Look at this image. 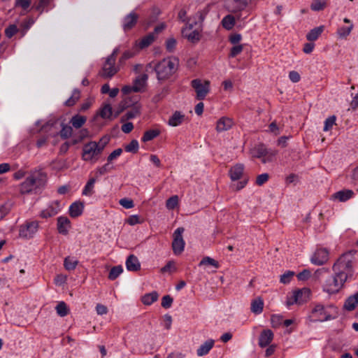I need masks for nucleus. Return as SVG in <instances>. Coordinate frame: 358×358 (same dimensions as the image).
Returning <instances> with one entry per match:
<instances>
[{
	"mask_svg": "<svg viewBox=\"0 0 358 358\" xmlns=\"http://www.w3.org/2000/svg\"><path fill=\"white\" fill-rule=\"evenodd\" d=\"M46 174L41 171L34 170L30 172L19 186V191L21 194H36L37 190L43 187L46 182Z\"/></svg>",
	"mask_w": 358,
	"mask_h": 358,
	"instance_id": "obj_1",
	"label": "nucleus"
},
{
	"mask_svg": "<svg viewBox=\"0 0 358 358\" xmlns=\"http://www.w3.org/2000/svg\"><path fill=\"white\" fill-rule=\"evenodd\" d=\"M107 143L108 139L101 138L99 142L90 141L84 144L82 149V159L91 163L96 162Z\"/></svg>",
	"mask_w": 358,
	"mask_h": 358,
	"instance_id": "obj_2",
	"label": "nucleus"
},
{
	"mask_svg": "<svg viewBox=\"0 0 358 358\" xmlns=\"http://www.w3.org/2000/svg\"><path fill=\"white\" fill-rule=\"evenodd\" d=\"M178 65V59L176 57H167L162 59L155 67L157 79L159 80L169 79L176 73Z\"/></svg>",
	"mask_w": 358,
	"mask_h": 358,
	"instance_id": "obj_3",
	"label": "nucleus"
},
{
	"mask_svg": "<svg viewBox=\"0 0 358 358\" xmlns=\"http://www.w3.org/2000/svg\"><path fill=\"white\" fill-rule=\"evenodd\" d=\"M355 252L350 251L342 255L334 264L332 269L338 274H347V278L352 275V262Z\"/></svg>",
	"mask_w": 358,
	"mask_h": 358,
	"instance_id": "obj_4",
	"label": "nucleus"
},
{
	"mask_svg": "<svg viewBox=\"0 0 358 358\" xmlns=\"http://www.w3.org/2000/svg\"><path fill=\"white\" fill-rule=\"evenodd\" d=\"M348 278L347 274L334 273V275L326 280L324 284V290L329 294L337 293Z\"/></svg>",
	"mask_w": 358,
	"mask_h": 358,
	"instance_id": "obj_5",
	"label": "nucleus"
},
{
	"mask_svg": "<svg viewBox=\"0 0 358 358\" xmlns=\"http://www.w3.org/2000/svg\"><path fill=\"white\" fill-rule=\"evenodd\" d=\"M117 53L118 50L115 49L112 54L106 58V62L103 65L102 69L99 73L101 77L105 78H110L117 72L118 69L115 66V61Z\"/></svg>",
	"mask_w": 358,
	"mask_h": 358,
	"instance_id": "obj_6",
	"label": "nucleus"
},
{
	"mask_svg": "<svg viewBox=\"0 0 358 358\" xmlns=\"http://www.w3.org/2000/svg\"><path fill=\"white\" fill-rule=\"evenodd\" d=\"M309 317L313 322H324L331 319L327 308L320 303L314 305Z\"/></svg>",
	"mask_w": 358,
	"mask_h": 358,
	"instance_id": "obj_7",
	"label": "nucleus"
},
{
	"mask_svg": "<svg viewBox=\"0 0 358 358\" xmlns=\"http://www.w3.org/2000/svg\"><path fill=\"white\" fill-rule=\"evenodd\" d=\"M191 85L196 92V97L199 100H203L210 92V82L194 79L191 82Z\"/></svg>",
	"mask_w": 358,
	"mask_h": 358,
	"instance_id": "obj_8",
	"label": "nucleus"
},
{
	"mask_svg": "<svg viewBox=\"0 0 358 358\" xmlns=\"http://www.w3.org/2000/svg\"><path fill=\"white\" fill-rule=\"evenodd\" d=\"M252 155L254 157L262 158V162L265 164L272 160L276 155V151L268 150L264 145L259 144L252 149Z\"/></svg>",
	"mask_w": 358,
	"mask_h": 358,
	"instance_id": "obj_9",
	"label": "nucleus"
},
{
	"mask_svg": "<svg viewBox=\"0 0 358 358\" xmlns=\"http://www.w3.org/2000/svg\"><path fill=\"white\" fill-rule=\"evenodd\" d=\"M184 228L178 227L176 229L173 234L172 249L173 253L176 255H180L185 248V241L182 238V233Z\"/></svg>",
	"mask_w": 358,
	"mask_h": 358,
	"instance_id": "obj_10",
	"label": "nucleus"
},
{
	"mask_svg": "<svg viewBox=\"0 0 358 358\" xmlns=\"http://www.w3.org/2000/svg\"><path fill=\"white\" fill-rule=\"evenodd\" d=\"M310 294V291L308 288L296 290L293 292L292 296L288 298L287 304L290 306L294 303H303L309 299Z\"/></svg>",
	"mask_w": 358,
	"mask_h": 358,
	"instance_id": "obj_11",
	"label": "nucleus"
},
{
	"mask_svg": "<svg viewBox=\"0 0 358 358\" xmlns=\"http://www.w3.org/2000/svg\"><path fill=\"white\" fill-rule=\"evenodd\" d=\"M38 229V222L36 221L27 222L20 226L19 235L22 238H31Z\"/></svg>",
	"mask_w": 358,
	"mask_h": 358,
	"instance_id": "obj_12",
	"label": "nucleus"
},
{
	"mask_svg": "<svg viewBox=\"0 0 358 358\" xmlns=\"http://www.w3.org/2000/svg\"><path fill=\"white\" fill-rule=\"evenodd\" d=\"M329 252L326 248H317L310 258V262L315 265H323L329 260Z\"/></svg>",
	"mask_w": 358,
	"mask_h": 358,
	"instance_id": "obj_13",
	"label": "nucleus"
},
{
	"mask_svg": "<svg viewBox=\"0 0 358 358\" xmlns=\"http://www.w3.org/2000/svg\"><path fill=\"white\" fill-rule=\"evenodd\" d=\"M193 23H189L188 26L182 31L183 36L189 42L196 43L199 41L201 38L200 32L197 30H192L194 27Z\"/></svg>",
	"mask_w": 358,
	"mask_h": 358,
	"instance_id": "obj_14",
	"label": "nucleus"
},
{
	"mask_svg": "<svg viewBox=\"0 0 358 358\" xmlns=\"http://www.w3.org/2000/svg\"><path fill=\"white\" fill-rule=\"evenodd\" d=\"M138 15L134 11H131L126 15L122 21L123 29L127 31L131 29L136 24L138 20Z\"/></svg>",
	"mask_w": 358,
	"mask_h": 358,
	"instance_id": "obj_15",
	"label": "nucleus"
},
{
	"mask_svg": "<svg viewBox=\"0 0 358 358\" xmlns=\"http://www.w3.org/2000/svg\"><path fill=\"white\" fill-rule=\"evenodd\" d=\"M57 230L62 235H67L71 228L70 220L64 216H60L57 218Z\"/></svg>",
	"mask_w": 358,
	"mask_h": 358,
	"instance_id": "obj_16",
	"label": "nucleus"
},
{
	"mask_svg": "<svg viewBox=\"0 0 358 358\" xmlns=\"http://www.w3.org/2000/svg\"><path fill=\"white\" fill-rule=\"evenodd\" d=\"M234 125V121L228 117H222L217 121L216 131L219 133L230 129Z\"/></svg>",
	"mask_w": 358,
	"mask_h": 358,
	"instance_id": "obj_17",
	"label": "nucleus"
},
{
	"mask_svg": "<svg viewBox=\"0 0 358 358\" xmlns=\"http://www.w3.org/2000/svg\"><path fill=\"white\" fill-rule=\"evenodd\" d=\"M59 211V205L57 201L52 203L45 209L41 213V217L43 218H48L57 215Z\"/></svg>",
	"mask_w": 358,
	"mask_h": 358,
	"instance_id": "obj_18",
	"label": "nucleus"
},
{
	"mask_svg": "<svg viewBox=\"0 0 358 358\" xmlns=\"http://www.w3.org/2000/svg\"><path fill=\"white\" fill-rule=\"evenodd\" d=\"M273 334L270 329H265L262 331L259 338V345L261 348L268 346L273 341Z\"/></svg>",
	"mask_w": 358,
	"mask_h": 358,
	"instance_id": "obj_19",
	"label": "nucleus"
},
{
	"mask_svg": "<svg viewBox=\"0 0 358 358\" xmlns=\"http://www.w3.org/2000/svg\"><path fill=\"white\" fill-rule=\"evenodd\" d=\"M355 195V193L351 189H342L334 193L332 195V198L334 199H337L341 202H345L348 199L352 198Z\"/></svg>",
	"mask_w": 358,
	"mask_h": 358,
	"instance_id": "obj_20",
	"label": "nucleus"
},
{
	"mask_svg": "<svg viewBox=\"0 0 358 358\" xmlns=\"http://www.w3.org/2000/svg\"><path fill=\"white\" fill-rule=\"evenodd\" d=\"M185 119V115L180 111H175L168 120V124L171 127L180 125Z\"/></svg>",
	"mask_w": 358,
	"mask_h": 358,
	"instance_id": "obj_21",
	"label": "nucleus"
},
{
	"mask_svg": "<svg viewBox=\"0 0 358 358\" xmlns=\"http://www.w3.org/2000/svg\"><path fill=\"white\" fill-rule=\"evenodd\" d=\"M148 76L147 74L143 73L138 76L134 82V88L135 92H142L146 85Z\"/></svg>",
	"mask_w": 358,
	"mask_h": 358,
	"instance_id": "obj_22",
	"label": "nucleus"
},
{
	"mask_svg": "<svg viewBox=\"0 0 358 358\" xmlns=\"http://www.w3.org/2000/svg\"><path fill=\"white\" fill-rule=\"evenodd\" d=\"M215 341L213 339L206 341L201 345L196 350V354L199 357H202L207 355L210 350L213 348Z\"/></svg>",
	"mask_w": 358,
	"mask_h": 358,
	"instance_id": "obj_23",
	"label": "nucleus"
},
{
	"mask_svg": "<svg viewBox=\"0 0 358 358\" xmlns=\"http://www.w3.org/2000/svg\"><path fill=\"white\" fill-rule=\"evenodd\" d=\"M126 266L127 270L130 271H137L140 269L141 264L138 258L136 256L131 255L128 257L126 261Z\"/></svg>",
	"mask_w": 358,
	"mask_h": 358,
	"instance_id": "obj_24",
	"label": "nucleus"
},
{
	"mask_svg": "<svg viewBox=\"0 0 358 358\" xmlns=\"http://www.w3.org/2000/svg\"><path fill=\"white\" fill-rule=\"evenodd\" d=\"M358 304V292L349 296L345 301L343 308L348 311H352Z\"/></svg>",
	"mask_w": 358,
	"mask_h": 358,
	"instance_id": "obj_25",
	"label": "nucleus"
},
{
	"mask_svg": "<svg viewBox=\"0 0 358 358\" xmlns=\"http://www.w3.org/2000/svg\"><path fill=\"white\" fill-rule=\"evenodd\" d=\"M244 167L242 164H236L229 170V176L232 180L240 179L243 173Z\"/></svg>",
	"mask_w": 358,
	"mask_h": 358,
	"instance_id": "obj_26",
	"label": "nucleus"
},
{
	"mask_svg": "<svg viewBox=\"0 0 358 358\" xmlns=\"http://www.w3.org/2000/svg\"><path fill=\"white\" fill-rule=\"evenodd\" d=\"M83 208V203L74 202L69 207V214L72 217H77L82 214Z\"/></svg>",
	"mask_w": 358,
	"mask_h": 358,
	"instance_id": "obj_27",
	"label": "nucleus"
},
{
	"mask_svg": "<svg viewBox=\"0 0 358 358\" xmlns=\"http://www.w3.org/2000/svg\"><path fill=\"white\" fill-rule=\"evenodd\" d=\"M324 29V26H320L311 29L306 35L307 40L309 41L317 40L323 32Z\"/></svg>",
	"mask_w": 358,
	"mask_h": 358,
	"instance_id": "obj_28",
	"label": "nucleus"
},
{
	"mask_svg": "<svg viewBox=\"0 0 358 358\" xmlns=\"http://www.w3.org/2000/svg\"><path fill=\"white\" fill-rule=\"evenodd\" d=\"M155 40V36L154 33H150L143 38H142L138 42V47L141 49L145 48L150 45Z\"/></svg>",
	"mask_w": 358,
	"mask_h": 358,
	"instance_id": "obj_29",
	"label": "nucleus"
},
{
	"mask_svg": "<svg viewBox=\"0 0 358 358\" xmlns=\"http://www.w3.org/2000/svg\"><path fill=\"white\" fill-rule=\"evenodd\" d=\"M140 113L141 106L139 104H136L133 108L127 111L125 115L122 117V121L133 119L139 115Z\"/></svg>",
	"mask_w": 358,
	"mask_h": 358,
	"instance_id": "obj_30",
	"label": "nucleus"
},
{
	"mask_svg": "<svg viewBox=\"0 0 358 358\" xmlns=\"http://www.w3.org/2000/svg\"><path fill=\"white\" fill-rule=\"evenodd\" d=\"M354 28L353 24H350L348 27H341L337 29L336 34L339 38L345 39L350 34Z\"/></svg>",
	"mask_w": 358,
	"mask_h": 358,
	"instance_id": "obj_31",
	"label": "nucleus"
},
{
	"mask_svg": "<svg viewBox=\"0 0 358 358\" xmlns=\"http://www.w3.org/2000/svg\"><path fill=\"white\" fill-rule=\"evenodd\" d=\"M264 302L261 298H257L252 301L251 303V310L255 314H260L263 310Z\"/></svg>",
	"mask_w": 358,
	"mask_h": 358,
	"instance_id": "obj_32",
	"label": "nucleus"
},
{
	"mask_svg": "<svg viewBox=\"0 0 358 358\" xmlns=\"http://www.w3.org/2000/svg\"><path fill=\"white\" fill-rule=\"evenodd\" d=\"M158 296L159 295L156 292L146 294L142 297V302L145 305H151L157 300Z\"/></svg>",
	"mask_w": 358,
	"mask_h": 358,
	"instance_id": "obj_33",
	"label": "nucleus"
},
{
	"mask_svg": "<svg viewBox=\"0 0 358 358\" xmlns=\"http://www.w3.org/2000/svg\"><path fill=\"white\" fill-rule=\"evenodd\" d=\"M327 6L326 0H313L310 4V9L313 11L324 10Z\"/></svg>",
	"mask_w": 358,
	"mask_h": 358,
	"instance_id": "obj_34",
	"label": "nucleus"
},
{
	"mask_svg": "<svg viewBox=\"0 0 358 358\" xmlns=\"http://www.w3.org/2000/svg\"><path fill=\"white\" fill-rule=\"evenodd\" d=\"M222 24L226 29L231 30L235 24V17L231 15H226L222 20Z\"/></svg>",
	"mask_w": 358,
	"mask_h": 358,
	"instance_id": "obj_35",
	"label": "nucleus"
},
{
	"mask_svg": "<svg viewBox=\"0 0 358 358\" xmlns=\"http://www.w3.org/2000/svg\"><path fill=\"white\" fill-rule=\"evenodd\" d=\"M87 118L85 116L76 115L71 120V123L76 129L80 128L86 122Z\"/></svg>",
	"mask_w": 358,
	"mask_h": 358,
	"instance_id": "obj_36",
	"label": "nucleus"
},
{
	"mask_svg": "<svg viewBox=\"0 0 358 358\" xmlns=\"http://www.w3.org/2000/svg\"><path fill=\"white\" fill-rule=\"evenodd\" d=\"M159 134H160V132L157 129L148 130L144 133V134L142 137V141L143 142L150 141L154 139L155 138H156L157 136H158L159 135Z\"/></svg>",
	"mask_w": 358,
	"mask_h": 358,
	"instance_id": "obj_37",
	"label": "nucleus"
},
{
	"mask_svg": "<svg viewBox=\"0 0 358 358\" xmlns=\"http://www.w3.org/2000/svg\"><path fill=\"white\" fill-rule=\"evenodd\" d=\"M112 107L110 104H105L100 109L99 115L103 119H110L112 117Z\"/></svg>",
	"mask_w": 358,
	"mask_h": 358,
	"instance_id": "obj_38",
	"label": "nucleus"
},
{
	"mask_svg": "<svg viewBox=\"0 0 358 358\" xmlns=\"http://www.w3.org/2000/svg\"><path fill=\"white\" fill-rule=\"evenodd\" d=\"M95 182L96 180L94 178H91L89 180L83 190V195L91 196L93 194Z\"/></svg>",
	"mask_w": 358,
	"mask_h": 358,
	"instance_id": "obj_39",
	"label": "nucleus"
},
{
	"mask_svg": "<svg viewBox=\"0 0 358 358\" xmlns=\"http://www.w3.org/2000/svg\"><path fill=\"white\" fill-rule=\"evenodd\" d=\"M78 264V261L74 258L67 257L64 259V268L68 271L74 270Z\"/></svg>",
	"mask_w": 358,
	"mask_h": 358,
	"instance_id": "obj_40",
	"label": "nucleus"
},
{
	"mask_svg": "<svg viewBox=\"0 0 358 358\" xmlns=\"http://www.w3.org/2000/svg\"><path fill=\"white\" fill-rule=\"evenodd\" d=\"M208 8L206 7L203 10L198 11L194 16L192 17L193 23L194 24H197L196 20H199L201 22H203L206 16V15L208 13Z\"/></svg>",
	"mask_w": 358,
	"mask_h": 358,
	"instance_id": "obj_41",
	"label": "nucleus"
},
{
	"mask_svg": "<svg viewBox=\"0 0 358 358\" xmlns=\"http://www.w3.org/2000/svg\"><path fill=\"white\" fill-rule=\"evenodd\" d=\"M55 308H56L57 313L60 317H64V316L67 315L69 313V311L66 303H64V301L59 302Z\"/></svg>",
	"mask_w": 358,
	"mask_h": 358,
	"instance_id": "obj_42",
	"label": "nucleus"
},
{
	"mask_svg": "<svg viewBox=\"0 0 358 358\" xmlns=\"http://www.w3.org/2000/svg\"><path fill=\"white\" fill-rule=\"evenodd\" d=\"M123 271V268L122 266H116L113 267L108 275V278L111 280H115Z\"/></svg>",
	"mask_w": 358,
	"mask_h": 358,
	"instance_id": "obj_43",
	"label": "nucleus"
},
{
	"mask_svg": "<svg viewBox=\"0 0 358 358\" xmlns=\"http://www.w3.org/2000/svg\"><path fill=\"white\" fill-rule=\"evenodd\" d=\"M80 97V92L78 90H74L71 97L66 100L65 105L67 106H73Z\"/></svg>",
	"mask_w": 358,
	"mask_h": 358,
	"instance_id": "obj_44",
	"label": "nucleus"
},
{
	"mask_svg": "<svg viewBox=\"0 0 358 358\" xmlns=\"http://www.w3.org/2000/svg\"><path fill=\"white\" fill-rule=\"evenodd\" d=\"M138 142L137 140L134 139L124 146V150L127 152L136 153L138 150Z\"/></svg>",
	"mask_w": 358,
	"mask_h": 358,
	"instance_id": "obj_45",
	"label": "nucleus"
},
{
	"mask_svg": "<svg viewBox=\"0 0 358 358\" xmlns=\"http://www.w3.org/2000/svg\"><path fill=\"white\" fill-rule=\"evenodd\" d=\"M178 196L175 195L170 197L166 203V206L169 210L174 209L178 204Z\"/></svg>",
	"mask_w": 358,
	"mask_h": 358,
	"instance_id": "obj_46",
	"label": "nucleus"
},
{
	"mask_svg": "<svg viewBox=\"0 0 358 358\" xmlns=\"http://www.w3.org/2000/svg\"><path fill=\"white\" fill-rule=\"evenodd\" d=\"M199 265L200 266L203 265H210L214 266L215 268H218L219 266L217 262H216L215 259L209 257H206L203 258Z\"/></svg>",
	"mask_w": 358,
	"mask_h": 358,
	"instance_id": "obj_47",
	"label": "nucleus"
},
{
	"mask_svg": "<svg viewBox=\"0 0 358 358\" xmlns=\"http://www.w3.org/2000/svg\"><path fill=\"white\" fill-rule=\"evenodd\" d=\"M177 41L174 38H169L166 41V48L169 52H173L176 47Z\"/></svg>",
	"mask_w": 358,
	"mask_h": 358,
	"instance_id": "obj_48",
	"label": "nucleus"
},
{
	"mask_svg": "<svg viewBox=\"0 0 358 358\" xmlns=\"http://www.w3.org/2000/svg\"><path fill=\"white\" fill-rule=\"evenodd\" d=\"M294 275V273L293 271H289L285 273L284 274H282L280 276V282H282L283 284L289 283L291 281V280Z\"/></svg>",
	"mask_w": 358,
	"mask_h": 358,
	"instance_id": "obj_49",
	"label": "nucleus"
},
{
	"mask_svg": "<svg viewBox=\"0 0 358 358\" xmlns=\"http://www.w3.org/2000/svg\"><path fill=\"white\" fill-rule=\"evenodd\" d=\"M268 178L269 175L268 173L260 174L257 176L255 183L258 186H262L268 181Z\"/></svg>",
	"mask_w": 358,
	"mask_h": 358,
	"instance_id": "obj_50",
	"label": "nucleus"
},
{
	"mask_svg": "<svg viewBox=\"0 0 358 358\" xmlns=\"http://www.w3.org/2000/svg\"><path fill=\"white\" fill-rule=\"evenodd\" d=\"M18 31V29L16 25L11 24L8 27H7L5 30V34L8 38L13 37Z\"/></svg>",
	"mask_w": 358,
	"mask_h": 358,
	"instance_id": "obj_51",
	"label": "nucleus"
},
{
	"mask_svg": "<svg viewBox=\"0 0 358 358\" xmlns=\"http://www.w3.org/2000/svg\"><path fill=\"white\" fill-rule=\"evenodd\" d=\"M119 203L126 209H129L134 206V201L127 198L121 199Z\"/></svg>",
	"mask_w": 358,
	"mask_h": 358,
	"instance_id": "obj_52",
	"label": "nucleus"
},
{
	"mask_svg": "<svg viewBox=\"0 0 358 358\" xmlns=\"http://www.w3.org/2000/svg\"><path fill=\"white\" fill-rule=\"evenodd\" d=\"M336 122V117L334 115L328 117L324 122V131H329L331 129Z\"/></svg>",
	"mask_w": 358,
	"mask_h": 358,
	"instance_id": "obj_53",
	"label": "nucleus"
},
{
	"mask_svg": "<svg viewBox=\"0 0 358 358\" xmlns=\"http://www.w3.org/2000/svg\"><path fill=\"white\" fill-rule=\"evenodd\" d=\"M173 303V298L169 295L163 296L162 299V306L164 308H169L171 306Z\"/></svg>",
	"mask_w": 358,
	"mask_h": 358,
	"instance_id": "obj_54",
	"label": "nucleus"
},
{
	"mask_svg": "<svg viewBox=\"0 0 358 358\" xmlns=\"http://www.w3.org/2000/svg\"><path fill=\"white\" fill-rule=\"evenodd\" d=\"M61 136L67 138L72 134V128L70 126H64L60 131Z\"/></svg>",
	"mask_w": 358,
	"mask_h": 358,
	"instance_id": "obj_55",
	"label": "nucleus"
},
{
	"mask_svg": "<svg viewBox=\"0 0 358 358\" xmlns=\"http://www.w3.org/2000/svg\"><path fill=\"white\" fill-rule=\"evenodd\" d=\"M122 152V150L121 148H117L113 151L108 157V162H110L114 159H117L118 157L121 155Z\"/></svg>",
	"mask_w": 358,
	"mask_h": 358,
	"instance_id": "obj_56",
	"label": "nucleus"
},
{
	"mask_svg": "<svg viewBox=\"0 0 358 358\" xmlns=\"http://www.w3.org/2000/svg\"><path fill=\"white\" fill-rule=\"evenodd\" d=\"M243 45H237L234 46L231 49V52H230V55H229L230 57H234L237 56L243 51Z\"/></svg>",
	"mask_w": 358,
	"mask_h": 358,
	"instance_id": "obj_57",
	"label": "nucleus"
},
{
	"mask_svg": "<svg viewBox=\"0 0 358 358\" xmlns=\"http://www.w3.org/2000/svg\"><path fill=\"white\" fill-rule=\"evenodd\" d=\"M176 270L174 262H169L164 267L161 268L162 273L172 272Z\"/></svg>",
	"mask_w": 358,
	"mask_h": 358,
	"instance_id": "obj_58",
	"label": "nucleus"
},
{
	"mask_svg": "<svg viewBox=\"0 0 358 358\" xmlns=\"http://www.w3.org/2000/svg\"><path fill=\"white\" fill-rule=\"evenodd\" d=\"M289 78L293 83H298L301 79V76L297 71H292L289 73Z\"/></svg>",
	"mask_w": 358,
	"mask_h": 358,
	"instance_id": "obj_59",
	"label": "nucleus"
},
{
	"mask_svg": "<svg viewBox=\"0 0 358 358\" xmlns=\"http://www.w3.org/2000/svg\"><path fill=\"white\" fill-rule=\"evenodd\" d=\"M66 281V276L62 274L57 275L55 278V283L57 285H62Z\"/></svg>",
	"mask_w": 358,
	"mask_h": 358,
	"instance_id": "obj_60",
	"label": "nucleus"
},
{
	"mask_svg": "<svg viewBox=\"0 0 358 358\" xmlns=\"http://www.w3.org/2000/svg\"><path fill=\"white\" fill-rule=\"evenodd\" d=\"M10 211V207L8 204H3L0 206V220L3 219Z\"/></svg>",
	"mask_w": 358,
	"mask_h": 358,
	"instance_id": "obj_61",
	"label": "nucleus"
},
{
	"mask_svg": "<svg viewBox=\"0 0 358 358\" xmlns=\"http://www.w3.org/2000/svg\"><path fill=\"white\" fill-rule=\"evenodd\" d=\"M96 310L98 315H103L108 313V308L106 306L98 303L96 306Z\"/></svg>",
	"mask_w": 358,
	"mask_h": 358,
	"instance_id": "obj_62",
	"label": "nucleus"
},
{
	"mask_svg": "<svg viewBox=\"0 0 358 358\" xmlns=\"http://www.w3.org/2000/svg\"><path fill=\"white\" fill-rule=\"evenodd\" d=\"M172 317L169 315H165L164 317V326L166 329L169 330L171 327Z\"/></svg>",
	"mask_w": 358,
	"mask_h": 358,
	"instance_id": "obj_63",
	"label": "nucleus"
},
{
	"mask_svg": "<svg viewBox=\"0 0 358 358\" xmlns=\"http://www.w3.org/2000/svg\"><path fill=\"white\" fill-rule=\"evenodd\" d=\"M269 131L274 134L275 135H278L280 134V129L277 126L275 122H271L268 126Z\"/></svg>",
	"mask_w": 358,
	"mask_h": 358,
	"instance_id": "obj_64",
	"label": "nucleus"
}]
</instances>
